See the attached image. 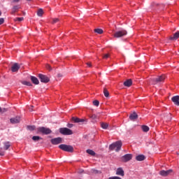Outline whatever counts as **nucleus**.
<instances>
[{
	"mask_svg": "<svg viewBox=\"0 0 179 179\" xmlns=\"http://www.w3.org/2000/svg\"><path fill=\"white\" fill-rule=\"evenodd\" d=\"M122 147V142L118 141L109 145L110 150H115V152H120Z\"/></svg>",
	"mask_w": 179,
	"mask_h": 179,
	"instance_id": "f257e3e1",
	"label": "nucleus"
},
{
	"mask_svg": "<svg viewBox=\"0 0 179 179\" xmlns=\"http://www.w3.org/2000/svg\"><path fill=\"white\" fill-rule=\"evenodd\" d=\"M38 134H43V135H50L52 132L50 128L41 127L37 128Z\"/></svg>",
	"mask_w": 179,
	"mask_h": 179,
	"instance_id": "f03ea898",
	"label": "nucleus"
},
{
	"mask_svg": "<svg viewBox=\"0 0 179 179\" xmlns=\"http://www.w3.org/2000/svg\"><path fill=\"white\" fill-rule=\"evenodd\" d=\"M59 148L64 150V152H69L70 153L73 152V147L72 145L62 144L59 145Z\"/></svg>",
	"mask_w": 179,
	"mask_h": 179,
	"instance_id": "7ed1b4c3",
	"label": "nucleus"
},
{
	"mask_svg": "<svg viewBox=\"0 0 179 179\" xmlns=\"http://www.w3.org/2000/svg\"><path fill=\"white\" fill-rule=\"evenodd\" d=\"M164 79H166V76L162 75L156 78H152L150 80V83L152 85H157V83H161V82H164Z\"/></svg>",
	"mask_w": 179,
	"mask_h": 179,
	"instance_id": "20e7f679",
	"label": "nucleus"
},
{
	"mask_svg": "<svg viewBox=\"0 0 179 179\" xmlns=\"http://www.w3.org/2000/svg\"><path fill=\"white\" fill-rule=\"evenodd\" d=\"M59 133L62 134V135H73V131L71 130V129L66 128V127H62L59 129Z\"/></svg>",
	"mask_w": 179,
	"mask_h": 179,
	"instance_id": "39448f33",
	"label": "nucleus"
},
{
	"mask_svg": "<svg viewBox=\"0 0 179 179\" xmlns=\"http://www.w3.org/2000/svg\"><path fill=\"white\" fill-rule=\"evenodd\" d=\"M127 34H128V32L127 31V30L123 29L121 31H116L113 34V36L115 37V38H120L121 37H124V36H127Z\"/></svg>",
	"mask_w": 179,
	"mask_h": 179,
	"instance_id": "423d86ee",
	"label": "nucleus"
},
{
	"mask_svg": "<svg viewBox=\"0 0 179 179\" xmlns=\"http://www.w3.org/2000/svg\"><path fill=\"white\" fill-rule=\"evenodd\" d=\"M38 78L40 79V80H41V82H42V83H48V82H50V77H48L45 75L39 73L38 75Z\"/></svg>",
	"mask_w": 179,
	"mask_h": 179,
	"instance_id": "0eeeda50",
	"label": "nucleus"
},
{
	"mask_svg": "<svg viewBox=\"0 0 179 179\" xmlns=\"http://www.w3.org/2000/svg\"><path fill=\"white\" fill-rule=\"evenodd\" d=\"M122 162L124 163H127L129 162V160H132V155L131 154H126L121 157Z\"/></svg>",
	"mask_w": 179,
	"mask_h": 179,
	"instance_id": "6e6552de",
	"label": "nucleus"
},
{
	"mask_svg": "<svg viewBox=\"0 0 179 179\" xmlns=\"http://www.w3.org/2000/svg\"><path fill=\"white\" fill-rule=\"evenodd\" d=\"M52 145H59V143H62V138L61 137H57L51 139L50 141Z\"/></svg>",
	"mask_w": 179,
	"mask_h": 179,
	"instance_id": "1a4fd4ad",
	"label": "nucleus"
},
{
	"mask_svg": "<svg viewBox=\"0 0 179 179\" xmlns=\"http://www.w3.org/2000/svg\"><path fill=\"white\" fill-rule=\"evenodd\" d=\"M173 173V169H169L168 171L162 170L159 171L160 176H162V177H167L169 174H171Z\"/></svg>",
	"mask_w": 179,
	"mask_h": 179,
	"instance_id": "9d476101",
	"label": "nucleus"
},
{
	"mask_svg": "<svg viewBox=\"0 0 179 179\" xmlns=\"http://www.w3.org/2000/svg\"><path fill=\"white\" fill-rule=\"evenodd\" d=\"M10 122L11 124H19L20 122V117H15L10 119Z\"/></svg>",
	"mask_w": 179,
	"mask_h": 179,
	"instance_id": "9b49d317",
	"label": "nucleus"
},
{
	"mask_svg": "<svg viewBox=\"0 0 179 179\" xmlns=\"http://www.w3.org/2000/svg\"><path fill=\"white\" fill-rule=\"evenodd\" d=\"M171 100L173 103L175 104V106H179V96L176 95L171 98Z\"/></svg>",
	"mask_w": 179,
	"mask_h": 179,
	"instance_id": "f8f14e48",
	"label": "nucleus"
},
{
	"mask_svg": "<svg viewBox=\"0 0 179 179\" xmlns=\"http://www.w3.org/2000/svg\"><path fill=\"white\" fill-rule=\"evenodd\" d=\"M72 121H73V122H87V120H85V119H80L79 117H73L71 118Z\"/></svg>",
	"mask_w": 179,
	"mask_h": 179,
	"instance_id": "ddd939ff",
	"label": "nucleus"
},
{
	"mask_svg": "<svg viewBox=\"0 0 179 179\" xmlns=\"http://www.w3.org/2000/svg\"><path fill=\"white\" fill-rule=\"evenodd\" d=\"M19 69H20V66L17 63L14 64L11 67L12 72H17Z\"/></svg>",
	"mask_w": 179,
	"mask_h": 179,
	"instance_id": "4468645a",
	"label": "nucleus"
},
{
	"mask_svg": "<svg viewBox=\"0 0 179 179\" xmlns=\"http://www.w3.org/2000/svg\"><path fill=\"white\" fill-rule=\"evenodd\" d=\"M116 176H120L121 177H124V176H125L124 173V169H122V168H118L116 170Z\"/></svg>",
	"mask_w": 179,
	"mask_h": 179,
	"instance_id": "2eb2a0df",
	"label": "nucleus"
},
{
	"mask_svg": "<svg viewBox=\"0 0 179 179\" xmlns=\"http://www.w3.org/2000/svg\"><path fill=\"white\" fill-rule=\"evenodd\" d=\"M124 86H126V87H131L132 86V80L128 79L123 83Z\"/></svg>",
	"mask_w": 179,
	"mask_h": 179,
	"instance_id": "dca6fc26",
	"label": "nucleus"
},
{
	"mask_svg": "<svg viewBox=\"0 0 179 179\" xmlns=\"http://www.w3.org/2000/svg\"><path fill=\"white\" fill-rule=\"evenodd\" d=\"M19 9H20V5L14 6L12 8L11 15H13L14 13H16V12H17V10H19Z\"/></svg>",
	"mask_w": 179,
	"mask_h": 179,
	"instance_id": "f3484780",
	"label": "nucleus"
},
{
	"mask_svg": "<svg viewBox=\"0 0 179 179\" xmlns=\"http://www.w3.org/2000/svg\"><path fill=\"white\" fill-rule=\"evenodd\" d=\"M129 120L131 121H135L136 120H138V114L136 113H133L129 115Z\"/></svg>",
	"mask_w": 179,
	"mask_h": 179,
	"instance_id": "a211bd4d",
	"label": "nucleus"
},
{
	"mask_svg": "<svg viewBox=\"0 0 179 179\" xmlns=\"http://www.w3.org/2000/svg\"><path fill=\"white\" fill-rule=\"evenodd\" d=\"M179 38V31H176L174 34L173 36H170L169 40L172 41H176Z\"/></svg>",
	"mask_w": 179,
	"mask_h": 179,
	"instance_id": "6ab92c4d",
	"label": "nucleus"
},
{
	"mask_svg": "<svg viewBox=\"0 0 179 179\" xmlns=\"http://www.w3.org/2000/svg\"><path fill=\"white\" fill-rule=\"evenodd\" d=\"M31 80L32 83H34V85H38V83H40V81H38V79L33 76H31Z\"/></svg>",
	"mask_w": 179,
	"mask_h": 179,
	"instance_id": "aec40b11",
	"label": "nucleus"
},
{
	"mask_svg": "<svg viewBox=\"0 0 179 179\" xmlns=\"http://www.w3.org/2000/svg\"><path fill=\"white\" fill-rule=\"evenodd\" d=\"M145 159H146V157L143 155H140L136 157V159L137 160V162H143Z\"/></svg>",
	"mask_w": 179,
	"mask_h": 179,
	"instance_id": "412c9836",
	"label": "nucleus"
},
{
	"mask_svg": "<svg viewBox=\"0 0 179 179\" xmlns=\"http://www.w3.org/2000/svg\"><path fill=\"white\" fill-rule=\"evenodd\" d=\"M5 150H8L10 148V143L9 141L3 143Z\"/></svg>",
	"mask_w": 179,
	"mask_h": 179,
	"instance_id": "4be33fe9",
	"label": "nucleus"
},
{
	"mask_svg": "<svg viewBox=\"0 0 179 179\" xmlns=\"http://www.w3.org/2000/svg\"><path fill=\"white\" fill-rule=\"evenodd\" d=\"M101 127L103 129H107L108 128V123L101 122Z\"/></svg>",
	"mask_w": 179,
	"mask_h": 179,
	"instance_id": "5701e85b",
	"label": "nucleus"
},
{
	"mask_svg": "<svg viewBox=\"0 0 179 179\" xmlns=\"http://www.w3.org/2000/svg\"><path fill=\"white\" fill-rule=\"evenodd\" d=\"M41 139H43V138H41V137H40L38 136H34L32 137V140L34 141V142H38V141H40Z\"/></svg>",
	"mask_w": 179,
	"mask_h": 179,
	"instance_id": "b1692460",
	"label": "nucleus"
},
{
	"mask_svg": "<svg viewBox=\"0 0 179 179\" xmlns=\"http://www.w3.org/2000/svg\"><path fill=\"white\" fill-rule=\"evenodd\" d=\"M103 94L105 97H108L110 96V92H108L107 88H103Z\"/></svg>",
	"mask_w": 179,
	"mask_h": 179,
	"instance_id": "393cba45",
	"label": "nucleus"
},
{
	"mask_svg": "<svg viewBox=\"0 0 179 179\" xmlns=\"http://www.w3.org/2000/svg\"><path fill=\"white\" fill-rule=\"evenodd\" d=\"M94 33H97V34H103V31L101 29H94Z\"/></svg>",
	"mask_w": 179,
	"mask_h": 179,
	"instance_id": "a878e982",
	"label": "nucleus"
},
{
	"mask_svg": "<svg viewBox=\"0 0 179 179\" xmlns=\"http://www.w3.org/2000/svg\"><path fill=\"white\" fill-rule=\"evenodd\" d=\"M44 14V11L43 10V8H40L38 10V12H37V15L38 16H43V15Z\"/></svg>",
	"mask_w": 179,
	"mask_h": 179,
	"instance_id": "bb28decb",
	"label": "nucleus"
},
{
	"mask_svg": "<svg viewBox=\"0 0 179 179\" xmlns=\"http://www.w3.org/2000/svg\"><path fill=\"white\" fill-rule=\"evenodd\" d=\"M143 132H149V127L146 126V125H143L141 127Z\"/></svg>",
	"mask_w": 179,
	"mask_h": 179,
	"instance_id": "cd10ccee",
	"label": "nucleus"
},
{
	"mask_svg": "<svg viewBox=\"0 0 179 179\" xmlns=\"http://www.w3.org/2000/svg\"><path fill=\"white\" fill-rule=\"evenodd\" d=\"M87 153H88V155H90L91 156H95L96 155V152H94V151H93L92 150H87Z\"/></svg>",
	"mask_w": 179,
	"mask_h": 179,
	"instance_id": "c85d7f7f",
	"label": "nucleus"
},
{
	"mask_svg": "<svg viewBox=\"0 0 179 179\" xmlns=\"http://www.w3.org/2000/svg\"><path fill=\"white\" fill-rule=\"evenodd\" d=\"M21 83H22L23 85H24L25 86H33V85L31 84V83L29 82V81H22Z\"/></svg>",
	"mask_w": 179,
	"mask_h": 179,
	"instance_id": "c756f323",
	"label": "nucleus"
},
{
	"mask_svg": "<svg viewBox=\"0 0 179 179\" xmlns=\"http://www.w3.org/2000/svg\"><path fill=\"white\" fill-rule=\"evenodd\" d=\"M27 128L29 131H34V129H36V126H34V125H32V126L28 125L27 127Z\"/></svg>",
	"mask_w": 179,
	"mask_h": 179,
	"instance_id": "7c9ffc66",
	"label": "nucleus"
},
{
	"mask_svg": "<svg viewBox=\"0 0 179 179\" xmlns=\"http://www.w3.org/2000/svg\"><path fill=\"white\" fill-rule=\"evenodd\" d=\"M93 106H96V107H99L100 102L99 101V100H94L92 102Z\"/></svg>",
	"mask_w": 179,
	"mask_h": 179,
	"instance_id": "2f4dec72",
	"label": "nucleus"
},
{
	"mask_svg": "<svg viewBox=\"0 0 179 179\" xmlns=\"http://www.w3.org/2000/svg\"><path fill=\"white\" fill-rule=\"evenodd\" d=\"M59 22V19H58V18H53L52 24H55V23H58Z\"/></svg>",
	"mask_w": 179,
	"mask_h": 179,
	"instance_id": "473e14b6",
	"label": "nucleus"
},
{
	"mask_svg": "<svg viewBox=\"0 0 179 179\" xmlns=\"http://www.w3.org/2000/svg\"><path fill=\"white\" fill-rule=\"evenodd\" d=\"M24 17H16L15 19V22H22V20H24Z\"/></svg>",
	"mask_w": 179,
	"mask_h": 179,
	"instance_id": "72a5a7b5",
	"label": "nucleus"
},
{
	"mask_svg": "<svg viewBox=\"0 0 179 179\" xmlns=\"http://www.w3.org/2000/svg\"><path fill=\"white\" fill-rule=\"evenodd\" d=\"M108 58H110V53L105 54L103 55V59H107Z\"/></svg>",
	"mask_w": 179,
	"mask_h": 179,
	"instance_id": "f704fd0d",
	"label": "nucleus"
},
{
	"mask_svg": "<svg viewBox=\"0 0 179 179\" xmlns=\"http://www.w3.org/2000/svg\"><path fill=\"white\" fill-rule=\"evenodd\" d=\"M90 118H92V120H96L97 118V115H96L95 114H92L90 115Z\"/></svg>",
	"mask_w": 179,
	"mask_h": 179,
	"instance_id": "c9c22d12",
	"label": "nucleus"
},
{
	"mask_svg": "<svg viewBox=\"0 0 179 179\" xmlns=\"http://www.w3.org/2000/svg\"><path fill=\"white\" fill-rule=\"evenodd\" d=\"M6 111H9V110L8 108H1L0 107V113H6Z\"/></svg>",
	"mask_w": 179,
	"mask_h": 179,
	"instance_id": "e433bc0d",
	"label": "nucleus"
},
{
	"mask_svg": "<svg viewBox=\"0 0 179 179\" xmlns=\"http://www.w3.org/2000/svg\"><path fill=\"white\" fill-rule=\"evenodd\" d=\"M22 0H12L11 3H18V2H20Z\"/></svg>",
	"mask_w": 179,
	"mask_h": 179,
	"instance_id": "4c0bfd02",
	"label": "nucleus"
},
{
	"mask_svg": "<svg viewBox=\"0 0 179 179\" xmlns=\"http://www.w3.org/2000/svg\"><path fill=\"white\" fill-rule=\"evenodd\" d=\"M46 69H48V71H52V68H51V66L49 64L46 65Z\"/></svg>",
	"mask_w": 179,
	"mask_h": 179,
	"instance_id": "58836bf2",
	"label": "nucleus"
},
{
	"mask_svg": "<svg viewBox=\"0 0 179 179\" xmlns=\"http://www.w3.org/2000/svg\"><path fill=\"white\" fill-rule=\"evenodd\" d=\"M4 22H5V20L3 18H0V26L1 24H3Z\"/></svg>",
	"mask_w": 179,
	"mask_h": 179,
	"instance_id": "ea45409f",
	"label": "nucleus"
},
{
	"mask_svg": "<svg viewBox=\"0 0 179 179\" xmlns=\"http://www.w3.org/2000/svg\"><path fill=\"white\" fill-rule=\"evenodd\" d=\"M86 64L89 68H92V62H87Z\"/></svg>",
	"mask_w": 179,
	"mask_h": 179,
	"instance_id": "a19ab883",
	"label": "nucleus"
},
{
	"mask_svg": "<svg viewBox=\"0 0 179 179\" xmlns=\"http://www.w3.org/2000/svg\"><path fill=\"white\" fill-rule=\"evenodd\" d=\"M67 127H68V128H72V127H73V124H67Z\"/></svg>",
	"mask_w": 179,
	"mask_h": 179,
	"instance_id": "79ce46f5",
	"label": "nucleus"
},
{
	"mask_svg": "<svg viewBox=\"0 0 179 179\" xmlns=\"http://www.w3.org/2000/svg\"><path fill=\"white\" fill-rule=\"evenodd\" d=\"M0 156H5V152L3 151L0 152Z\"/></svg>",
	"mask_w": 179,
	"mask_h": 179,
	"instance_id": "37998d69",
	"label": "nucleus"
},
{
	"mask_svg": "<svg viewBox=\"0 0 179 179\" xmlns=\"http://www.w3.org/2000/svg\"><path fill=\"white\" fill-rule=\"evenodd\" d=\"M158 4L155 3H152V4L151 5V6H157Z\"/></svg>",
	"mask_w": 179,
	"mask_h": 179,
	"instance_id": "c03bdc74",
	"label": "nucleus"
},
{
	"mask_svg": "<svg viewBox=\"0 0 179 179\" xmlns=\"http://www.w3.org/2000/svg\"><path fill=\"white\" fill-rule=\"evenodd\" d=\"M78 173H79L80 174H82V173H83V169H80V170L78 171Z\"/></svg>",
	"mask_w": 179,
	"mask_h": 179,
	"instance_id": "a18cd8bd",
	"label": "nucleus"
},
{
	"mask_svg": "<svg viewBox=\"0 0 179 179\" xmlns=\"http://www.w3.org/2000/svg\"><path fill=\"white\" fill-rule=\"evenodd\" d=\"M57 76H58V78H61V76H62V75L58 74Z\"/></svg>",
	"mask_w": 179,
	"mask_h": 179,
	"instance_id": "49530a36",
	"label": "nucleus"
},
{
	"mask_svg": "<svg viewBox=\"0 0 179 179\" xmlns=\"http://www.w3.org/2000/svg\"><path fill=\"white\" fill-rule=\"evenodd\" d=\"M29 111H36L34 109H30Z\"/></svg>",
	"mask_w": 179,
	"mask_h": 179,
	"instance_id": "de8ad7c7",
	"label": "nucleus"
},
{
	"mask_svg": "<svg viewBox=\"0 0 179 179\" xmlns=\"http://www.w3.org/2000/svg\"><path fill=\"white\" fill-rule=\"evenodd\" d=\"M2 15V12L0 11V16Z\"/></svg>",
	"mask_w": 179,
	"mask_h": 179,
	"instance_id": "09e8293b",
	"label": "nucleus"
},
{
	"mask_svg": "<svg viewBox=\"0 0 179 179\" xmlns=\"http://www.w3.org/2000/svg\"><path fill=\"white\" fill-rule=\"evenodd\" d=\"M27 1H31V0H27Z\"/></svg>",
	"mask_w": 179,
	"mask_h": 179,
	"instance_id": "8fccbe9b",
	"label": "nucleus"
},
{
	"mask_svg": "<svg viewBox=\"0 0 179 179\" xmlns=\"http://www.w3.org/2000/svg\"><path fill=\"white\" fill-rule=\"evenodd\" d=\"M133 113H135V111H133Z\"/></svg>",
	"mask_w": 179,
	"mask_h": 179,
	"instance_id": "3c124183",
	"label": "nucleus"
}]
</instances>
